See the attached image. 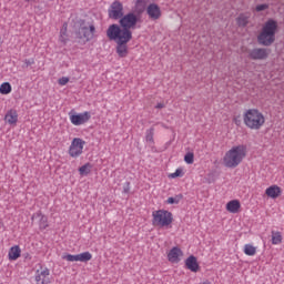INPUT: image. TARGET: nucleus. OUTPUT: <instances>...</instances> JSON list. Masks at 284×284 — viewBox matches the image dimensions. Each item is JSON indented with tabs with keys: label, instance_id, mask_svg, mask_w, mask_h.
<instances>
[{
	"label": "nucleus",
	"instance_id": "obj_1",
	"mask_svg": "<svg viewBox=\"0 0 284 284\" xmlns=\"http://www.w3.org/2000/svg\"><path fill=\"white\" fill-rule=\"evenodd\" d=\"M106 37L110 41L116 43V54L121 59L128 57V43L132 41V31H121L119 24H111L106 30Z\"/></svg>",
	"mask_w": 284,
	"mask_h": 284
},
{
	"label": "nucleus",
	"instance_id": "obj_2",
	"mask_svg": "<svg viewBox=\"0 0 284 284\" xmlns=\"http://www.w3.org/2000/svg\"><path fill=\"white\" fill-rule=\"evenodd\" d=\"M247 156V145L237 144L232 146L229 151L225 152L222 163L224 168H229L230 170H234V168H239L245 158Z\"/></svg>",
	"mask_w": 284,
	"mask_h": 284
},
{
	"label": "nucleus",
	"instance_id": "obj_3",
	"mask_svg": "<svg viewBox=\"0 0 284 284\" xmlns=\"http://www.w3.org/2000/svg\"><path fill=\"white\" fill-rule=\"evenodd\" d=\"M243 123L247 130L257 132L265 126V114L256 108L246 109L242 115Z\"/></svg>",
	"mask_w": 284,
	"mask_h": 284
},
{
	"label": "nucleus",
	"instance_id": "obj_4",
	"mask_svg": "<svg viewBox=\"0 0 284 284\" xmlns=\"http://www.w3.org/2000/svg\"><path fill=\"white\" fill-rule=\"evenodd\" d=\"M278 30V22L274 19L267 20L257 36V42L260 45H272L276 41V32Z\"/></svg>",
	"mask_w": 284,
	"mask_h": 284
},
{
	"label": "nucleus",
	"instance_id": "obj_5",
	"mask_svg": "<svg viewBox=\"0 0 284 284\" xmlns=\"http://www.w3.org/2000/svg\"><path fill=\"white\" fill-rule=\"evenodd\" d=\"M174 222L172 212L166 210H158L152 212V225L154 227H170Z\"/></svg>",
	"mask_w": 284,
	"mask_h": 284
},
{
	"label": "nucleus",
	"instance_id": "obj_6",
	"mask_svg": "<svg viewBox=\"0 0 284 284\" xmlns=\"http://www.w3.org/2000/svg\"><path fill=\"white\" fill-rule=\"evenodd\" d=\"M94 32H97V28L93 23L80 21V28L77 32L78 39H82V41H92L94 39Z\"/></svg>",
	"mask_w": 284,
	"mask_h": 284
},
{
	"label": "nucleus",
	"instance_id": "obj_7",
	"mask_svg": "<svg viewBox=\"0 0 284 284\" xmlns=\"http://www.w3.org/2000/svg\"><path fill=\"white\" fill-rule=\"evenodd\" d=\"M139 16L135 13H128L122 16L120 19V32H130V30H134L136 28V23H139Z\"/></svg>",
	"mask_w": 284,
	"mask_h": 284
},
{
	"label": "nucleus",
	"instance_id": "obj_8",
	"mask_svg": "<svg viewBox=\"0 0 284 284\" xmlns=\"http://www.w3.org/2000/svg\"><path fill=\"white\" fill-rule=\"evenodd\" d=\"M84 149H85V141L81 138H73L68 151L69 156H71V159H79V156L83 154Z\"/></svg>",
	"mask_w": 284,
	"mask_h": 284
},
{
	"label": "nucleus",
	"instance_id": "obj_9",
	"mask_svg": "<svg viewBox=\"0 0 284 284\" xmlns=\"http://www.w3.org/2000/svg\"><path fill=\"white\" fill-rule=\"evenodd\" d=\"M90 119H92L90 111H84L82 113H77L74 111L69 112V121L75 126L85 125Z\"/></svg>",
	"mask_w": 284,
	"mask_h": 284
},
{
	"label": "nucleus",
	"instance_id": "obj_10",
	"mask_svg": "<svg viewBox=\"0 0 284 284\" xmlns=\"http://www.w3.org/2000/svg\"><path fill=\"white\" fill-rule=\"evenodd\" d=\"M34 281L36 284H52L50 280V268L40 266V268L36 271Z\"/></svg>",
	"mask_w": 284,
	"mask_h": 284
},
{
	"label": "nucleus",
	"instance_id": "obj_11",
	"mask_svg": "<svg viewBox=\"0 0 284 284\" xmlns=\"http://www.w3.org/2000/svg\"><path fill=\"white\" fill-rule=\"evenodd\" d=\"M63 261H68L69 263L80 262L88 263V261H92V253L83 252L77 255L67 254L62 256Z\"/></svg>",
	"mask_w": 284,
	"mask_h": 284
},
{
	"label": "nucleus",
	"instance_id": "obj_12",
	"mask_svg": "<svg viewBox=\"0 0 284 284\" xmlns=\"http://www.w3.org/2000/svg\"><path fill=\"white\" fill-rule=\"evenodd\" d=\"M248 57L253 61H265L270 57V50L265 48H255L248 51Z\"/></svg>",
	"mask_w": 284,
	"mask_h": 284
},
{
	"label": "nucleus",
	"instance_id": "obj_13",
	"mask_svg": "<svg viewBox=\"0 0 284 284\" xmlns=\"http://www.w3.org/2000/svg\"><path fill=\"white\" fill-rule=\"evenodd\" d=\"M110 19H121L123 17V4L119 1H115L111 4L109 9Z\"/></svg>",
	"mask_w": 284,
	"mask_h": 284
},
{
	"label": "nucleus",
	"instance_id": "obj_14",
	"mask_svg": "<svg viewBox=\"0 0 284 284\" xmlns=\"http://www.w3.org/2000/svg\"><path fill=\"white\" fill-rule=\"evenodd\" d=\"M183 258V251L179 246H174L168 253V261L170 263H181Z\"/></svg>",
	"mask_w": 284,
	"mask_h": 284
},
{
	"label": "nucleus",
	"instance_id": "obj_15",
	"mask_svg": "<svg viewBox=\"0 0 284 284\" xmlns=\"http://www.w3.org/2000/svg\"><path fill=\"white\" fill-rule=\"evenodd\" d=\"M146 13L149 16L150 19H152V21H156L159 19H161V8L158 4H150L146 8Z\"/></svg>",
	"mask_w": 284,
	"mask_h": 284
},
{
	"label": "nucleus",
	"instance_id": "obj_16",
	"mask_svg": "<svg viewBox=\"0 0 284 284\" xmlns=\"http://www.w3.org/2000/svg\"><path fill=\"white\" fill-rule=\"evenodd\" d=\"M185 267L186 270H190V272H199L201 270V266L199 265V260H196V256L190 255L185 260Z\"/></svg>",
	"mask_w": 284,
	"mask_h": 284
},
{
	"label": "nucleus",
	"instance_id": "obj_17",
	"mask_svg": "<svg viewBox=\"0 0 284 284\" xmlns=\"http://www.w3.org/2000/svg\"><path fill=\"white\" fill-rule=\"evenodd\" d=\"M4 121L9 125H17V123L19 122V113L17 112V110H9L4 115Z\"/></svg>",
	"mask_w": 284,
	"mask_h": 284
},
{
	"label": "nucleus",
	"instance_id": "obj_18",
	"mask_svg": "<svg viewBox=\"0 0 284 284\" xmlns=\"http://www.w3.org/2000/svg\"><path fill=\"white\" fill-rule=\"evenodd\" d=\"M265 194L268 199H278L283 194V190L281 186L273 184L265 190Z\"/></svg>",
	"mask_w": 284,
	"mask_h": 284
},
{
	"label": "nucleus",
	"instance_id": "obj_19",
	"mask_svg": "<svg viewBox=\"0 0 284 284\" xmlns=\"http://www.w3.org/2000/svg\"><path fill=\"white\" fill-rule=\"evenodd\" d=\"M226 210L231 214H239L241 212V201L239 200H231L226 203Z\"/></svg>",
	"mask_w": 284,
	"mask_h": 284
},
{
	"label": "nucleus",
	"instance_id": "obj_20",
	"mask_svg": "<svg viewBox=\"0 0 284 284\" xmlns=\"http://www.w3.org/2000/svg\"><path fill=\"white\" fill-rule=\"evenodd\" d=\"M32 221H34V219H39V227L40 230H45L48 227V216L43 215V213H41L40 211L34 213L32 215Z\"/></svg>",
	"mask_w": 284,
	"mask_h": 284
},
{
	"label": "nucleus",
	"instance_id": "obj_21",
	"mask_svg": "<svg viewBox=\"0 0 284 284\" xmlns=\"http://www.w3.org/2000/svg\"><path fill=\"white\" fill-rule=\"evenodd\" d=\"M9 261L21 258V247L19 245L11 246L8 253Z\"/></svg>",
	"mask_w": 284,
	"mask_h": 284
},
{
	"label": "nucleus",
	"instance_id": "obj_22",
	"mask_svg": "<svg viewBox=\"0 0 284 284\" xmlns=\"http://www.w3.org/2000/svg\"><path fill=\"white\" fill-rule=\"evenodd\" d=\"M272 245H281L283 243V235L278 231H272Z\"/></svg>",
	"mask_w": 284,
	"mask_h": 284
},
{
	"label": "nucleus",
	"instance_id": "obj_23",
	"mask_svg": "<svg viewBox=\"0 0 284 284\" xmlns=\"http://www.w3.org/2000/svg\"><path fill=\"white\" fill-rule=\"evenodd\" d=\"M243 252L246 256H256L257 247L254 244H245Z\"/></svg>",
	"mask_w": 284,
	"mask_h": 284
},
{
	"label": "nucleus",
	"instance_id": "obj_24",
	"mask_svg": "<svg viewBox=\"0 0 284 284\" xmlns=\"http://www.w3.org/2000/svg\"><path fill=\"white\" fill-rule=\"evenodd\" d=\"M236 21L237 26H240L241 28H245V26L250 23V13L240 14Z\"/></svg>",
	"mask_w": 284,
	"mask_h": 284
},
{
	"label": "nucleus",
	"instance_id": "obj_25",
	"mask_svg": "<svg viewBox=\"0 0 284 284\" xmlns=\"http://www.w3.org/2000/svg\"><path fill=\"white\" fill-rule=\"evenodd\" d=\"M10 92H12V85L10 82H3L0 85V94H10Z\"/></svg>",
	"mask_w": 284,
	"mask_h": 284
},
{
	"label": "nucleus",
	"instance_id": "obj_26",
	"mask_svg": "<svg viewBox=\"0 0 284 284\" xmlns=\"http://www.w3.org/2000/svg\"><path fill=\"white\" fill-rule=\"evenodd\" d=\"M91 170H92V164L87 163L79 169V173L81 174V176H88V174H90Z\"/></svg>",
	"mask_w": 284,
	"mask_h": 284
},
{
	"label": "nucleus",
	"instance_id": "obj_27",
	"mask_svg": "<svg viewBox=\"0 0 284 284\" xmlns=\"http://www.w3.org/2000/svg\"><path fill=\"white\" fill-rule=\"evenodd\" d=\"M68 24H63V29L60 31L59 41L61 43H68Z\"/></svg>",
	"mask_w": 284,
	"mask_h": 284
},
{
	"label": "nucleus",
	"instance_id": "obj_28",
	"mask_svg": "<svg viewBox=\"0 0 284 284\" xmlns=\"http://www.w3.org/2000/svg\"><path fill=\"white\" fill-rule=\"evenodd\" d=\"M146 143L154 144V128L148 129L145 132Z\"/></svg>",
	"mask_w": 284,
	"mask_h": 284
},
{
	"label": "nucleus",
	"instance_id": "obj_29",
	"mask_svg": "<svg viewBox=\"0 0 284 284\" xmlns=\"http://www.w3.org/2000/svg\"><path fill=\"white\" fill-rule=\"evenodd\" d=\"M185 175L183 169H176L175 172L169 174V179H179Z\"/></svg>",
	"mask_w": 284,
	"mask_h": 284
},
{
	"label": "nucleus",
	"instance_id": "obj_30",
	"mask_svg": "<svg viewBox=\"0 0 284 284\" xmlns=\"http://www.w3.org/2000/svg\"><path fill=\"white\" fill-rule=\"evenodd\" d=\"M184 161L187 163V165H192L194 163V153L189 152L184 155Z\"/></svg>",
	"mask_w": 284,
	"mask_h": 284
},
{
	"label": "nucleus",
	"instance_id": "obj_31",
	"mask_svg": "<svg viewBox=\"0 0 284 284\" xmlns=\"http://www.w3.org/2000/svg\"><path fill=\"white\" fill-rule=\"evenodd\" d=\"M59 85H68L70 83V78L62 77L58 80Z\"/></svg>",
	"mask_w": 284,
	"mask_h": 284
},
{
	"label": "nucleus",
	"instance_id": "obj_32",
	"mask_svg": "<svg viewBox=\"0 0 284 284\" xmlns=\"http://www.w3.org/2000/svg\"><path fill=\"white\" fill-rule=\"evenodd\" d=\"M166 203H168L169 205H174V203H175V204L179 203V200H176V199H174V197H169V199L166 200Z\"/></svg>",
	"mask_w": 284,
	"mask_h": 284
},
{
	"label": "nucleus",
	"instance_id": "obj_33",
	"mask_svg": "<svg viewBox=\"0 0 284 284\" xmlns=\"http://www.w3.org/2000/svg\"><path fill=\"white\" fill-rule=\"evenodd\" d=\"M263 10H267V4H260L256 7L257 12H263Z\"/></svg>",
	"mask_w": 284,
	"mask_h": 284
},
{
	"label": "nucleus",
	"instance_id": "obj_34",
	"mask_svg": "<svg viewBox=\"0 0 284 284\" xmlns=\"http://www.w3.org/2000/svg\"><path fill=\"white\" fill-rule=\"evenodd\" d=\"M24 63L26 65H34V59H26Z\"/></svg>",
	"mask_w": 284,
	"mask_h": 284
},
{
	"label": "nucleus",
	"instance_id": "obj_35",
	"mask_svg": "<svg viewBox=\"0 0 284 284\" xmlns=\"http://www.w3.org/2000/svg\"><path fill=\"white\" fill-rule=\"evenodd\" d=\"M155 108L158 109V110H162V108H165V104L164 103H158L156 105H155Z\"/></svg>",
	"mask_w": 284,
	"mask_h": 284
},
{
	"label": "nucleus",
	"instance_id": "obj_36",
	"mask_svg": "<svg viewBox=\"0 0 284 284\" xmlns=\"http://www.w3.org/2000/svg\"><path fill=\"white\" fill-rule=\"evenodd\" d=\"M236 124H239V121L234 120Z\"/></svg>",
	"mask_w": 284,
	"mask_h": 284
},
{
	"label": "nucleus",
	"instance_id": "obj_37",
	"mask_svg": "<svg viewBox=\"0 0 284 284\" xmlns=\"http://www.w3.org/2000/svg\"><path fill=\"white\" fill-rule=\"evenodd\" d=\"M124 192H128V189H124Z\"/></svg>",
	"mask_w": 284,
	"mask_h": 284
}]
</instances>
